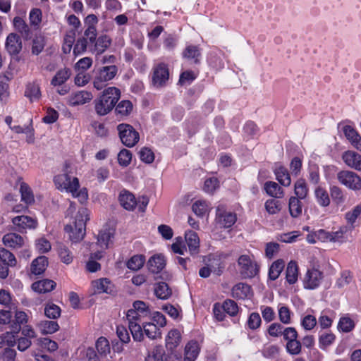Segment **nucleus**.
<instances>
[{
    "mask_svg": "<svg viewBox=\"0 0 361 361\" xmlns=\"http://www.w3.org/2000/svg\"><path fill=\"white\" fill-rule=\"evenodd\" d=\"M158 255H152L147 263V267L149 272L153 275V278L156 280L158 278V265H157Z\"/></svg>",
    "mask_w": 361,
    "mask_h": 361,
    "instance_id": "61",
    "label": "nucleus"
},
{
    "mask_svg": "<svg viewBox=\"0 0 361 361\" xmlns=\"http://www.w3.org/2000/svg\"><path fill=\"white\" fill-rule=\"evenodd\" d=\"M236 214L231 212L226 211L224 205H219L216 208V221L221 226L231 228L236 221Z\"/></svg>",
    "mask_w": 361,
    "mask_h": 361,
    "instance_id": "10",
    "label": "nucleus"
},
{
    "mask_svg": "<svg viewBox=\"0 0 361 361\" xmlns=\"http://www.w3.org/2000/svg\"><path fill=\"white\" fill-rule=\"evenodd\" d=\"M296 197H290L288 202V209L290 214L293 218H297L302 214V206L300 200Z\"/></svg>",
    "mask_w": 361,
    "mask_h": 361,
    "instance_id": "35",
    "label": "nucleus"
},
{
    "mask_svg": "<svg viewBox=\"0 0 361 361\" xmlns=\"http://www.w3.org/2000/svg\"><path fill=\"white\" fill-rule=\"evenodd\" d=\"M118 200L121 205L128 211H133L137 204L134 195L125 189L120 192Z\"/></svg>",
    "mask_w": 361,
    "mask_h": 361,
    "instance_id": "16",
    "label": "nucleus"
},
{
    "mask_svg": "<svg viewBox=\"0 0 361 361\" xmlns=\"http://www.w3.org/2000/svg\"><path fill=\"white\" fill-rule=\"evenodd\" d=\"M295 194L300 200L305 199L308 194L307 185L304 179H298L295 183Z\"/></svg>",
    "mask_w": 361,
    "mask_h": 361,
    "instance_id": "40",
    "label": "nucleus"
},
{
    "mask_svg": "<svg viewBox=\"0 0 361 361\" xmlns=\"http://www.w3.org/2000/svg\"><path fill=\"white\" fill-rule=\"evenodd\" d=\"M133 109V104L128 100H123L118 104L116 111L121 116L128 115Z\"/></svg>",
    "mask_w": 361,
    "mask_h": 361,
    "instance_id": "55",
    "label": "nucleus"
},
{
    "mask_svg": "<svg viewBox=\"0 0 361 361\" xmlns=\"http://www.w3.org/2000/svg\"><path fill=\"white\" fill-rule=\"evenodd\" d=\"M316 317L313 315L308 314L305 316L301 320V326L307 331L313 329L317 325Z\"/></svg>",
    "mask_w": 361,
    "mask_h": 361,
    "instance_id": "64",
    "label": "nucleus"
},
{
    "mask_svg": "<svg viewBox=\"0 0 361 361\" xmlns=\"http://www.w3.org/2000/svg\"><path fill=\"white\" fill-rule=\"evenodd\" d=\"M44 314L49 319H57L61 315V308L54 303L47 304L44 307Z\"/></svg>",
    "mask_w": 361,
    "mask_h": 361,
    "instance_id": "49",
    "label": "nucleus"
},
{
    "mask_svg": "<svg viewBox=\"0 0 361 361\" xmlns=\"http://www.w3.org/2000/svg\"><path fill=\"white\" fill-rule=\"evenodd\" d=\"M132 159V153L126 149H123L118 154V161L120 165L127 166Z\"/></svg>",
    "mask_w": 361,
    "mask_h": 361,
    "instance_id": "62",
    "label": "nucleus"
},
{
    "mask_svg": "<svg viewBox=\"0 0 361 361\" xmlns=\"http://www.w3.org/2000/svg\"><path fill=\"white\" fill-rule=\"evenodd\" d=\"M121 142L128 147H134L140 140L139 133L130 125L121 123L117 126Z\"/></svg>",
    "mask_w": 361,
    "mask_h": 361,
    "instance_id": "7",
    "label": "nucleus"
},
{
    "mask_svg": "<svg viewBox=\"0 0 361 361\" xmlns=\"http://www.w3.org/2000/svg\"><path fill=\"white\" fill-rule=\"evenodd\" d=\"M298 276V267L295 261H290L287 266L286 271V281L290 284H294Z\"/></svg>",
    "mask_w": 361,
    "mask_h": 361,
    "instance_id": "34",
    "label": "nucleus"
},
{
    "mask_svg": "<svg viewBox=\"0 0 361 361\" xmlns=\"http://www.w3.org/2000/svg\"><path fill=\"white\" fill-rule=\"evenodd\" d=\"M343 161L350 168L361 171V155L354 151H347L343 154Z\"/></svg>",
    "mask_w": 361,
    "mask_h": 361,
    "instance_id": "21",
    "label": "nucleus"
},
{
    "mask_svg": "<svg viewBox=\"0 0 361 361\" xmlns=\"http://www.w3.org/2000/svg\"><path fill=\"white\" fill-rule=\"evenodd\" d=\"M6 48L11 55L18 54L22 49L20 37L16 33L9 34L6 38Z\"/></svg>",
    "mask_w": 361,
    "mask_h": 361,
    "instance_id": "18",
    "label": "nucleus"
},
{
    "mask_svg": "<svg viewBox=\"0 0 361 361\" xmlns=\"http://www.w3.org/2000/svg\"><path fill=\"white\" fill-rule=\"evenodd\" d=\"M3 243L7 247L18 249L25 244V240L17 233H9L4 235Z\"/></svg>",
    "mask_w": 361,
    "mask_h": 361,
    "instance_id": "19",
    "label": "nucleus"
},
{
    "mask_svg": "<svg viewBox=\"0 0 361 361\" xmlns=\"http://www.w3.org/2000/svg\"><path fill=\"white\" fill-rule=\"evenodd\" d=\"M345 137L357 149L361 151V137L354 128L346 125L343 128Z\"/></svg>",
    "mask_w": 361,
    "mask_h": 361,
    "instance_id": "23",
    "label": "nucleus"
},
{
    "mask_svg": "<svg viewBox=\"0 0 361 361\" xmlns=\"http://www.w3.org/2000/svg\"><path fill=\"white\" fill-rule=\"evenodd\" d=\"M286 348L289 354L293 355H298L301 353L302 344L298 339L289 341L286 343Z\"/></svg>",
    "mask_w": 361,
    "mask_h": 361,
    "instance_id": "54",
    "label": "nucleus"
},
{
    "mask_svg": "<svg viewBox=\"0 0 361 361\" xmlns=\"http://www.w3.org/2000/svg\"><path fill=\"white\" fill-rule=\"evenodd\" d=\"M58 252L59 257L63 263L69 264L73 262V255L66 245H60L58 248Z\"/></svg>",
    "mask_w": 361,
    "mask_h": 361,
    "instance_id": "48",
    "label": "nucleus"
},
{
    "mask_svg": "<svg viewBox=\"0 0 361 361\" xmlns=\"http://www.w3.org/2000/svg\"><path fill=\"white\" fill-rule=\"evenodd\" d=\"M177 38L172 34L164 33L163 36V47L170 51L176 46Z\"/></svg>",
    "mask_w": 361,
    "mask_h": 361,
    "instance_id": "58",
    "label": "nucleus"
},
{
    "mask_svg": "<svg viewBox=\"0 0 361 361\" xmlns=\"http://www.w3.org/2000/svg\"><path fill=\"white\" fill-rule=\"evenodd\" d=\"M111 39L107 35H102L97 38L90 47V51L96 56L102 54L111 45Z\"/></svg>",
    "mask_w": 361,
    "mask_h": 361,
    "instance_id": "14",
    "label": "nucleus"
},
{
    "mask_svg": "<svg viewBox=\"0 0 361 361\" xmlns=\"http://www.w3.org/2000/svg\"><path fill=\"white\" fill-rule=\"evenodd\" d=\"M90 45L91 44L88 42L85 37L78 38L73 47L74 55L77 56L83 54L87 50V48L91 47Z\"/></svg>",
    "mask_w": 361,
    "mask_h": 361,
    "instance_id": "44",
    "label": "nucleus"
},
{
    "mask_svg": "<svg viewBox=\"0 0 361 361\" xmlns=\"http://www.w3.org/2000/svg\"><path fill=\"white\" fill-rule=\"evenodd\" d=\"M323 273L319 269L312 268L308 269L304 279V287L307 289H315L323 279Z\"/></svg>",
    "mask_w": 361,
    "mask_h": 361,
    "instance_id": "11",
    "label": "nucleus"
},
{
    "mask_svg": "<svg viewBox=\"0 0 361 361\" xmlns=\"http://www.w3.org/2000/svg\"><path fill=\"white\" fill-rule=\"evenodd\" d=\"M93 61L90 57H83L80 59L74 66L76 71L85 72L92 65Z\"/></svg>",
    "mask_w": 361,
    "mask_h": 361,
    "instance_id": "57",
    "label": "nucleus"
},
{
    "mask_svg": "<svg viewBox=\"0 0 361 361\" xmlns=\"http://www.w3.org/2000/svg\"><path fill=\"white\" fill-rule=\"evenodd\" d=\"M140 159L147 163L150 164L154 159V154L151 149L148 147H142L139 152Z\"/></svg>",
    "mask_w": 361,
    "mask_h": 361,
    "instance_id": "63",
    "label": "nucleus"
},
{
    "mask_svg": "<svg viewBox=\"0 0 361 361\" xmlns=\"http://www.w3.org/2000/svg\"><path fill=\"white\" fill-rule=\"evenodd\" d=\"M274 174L276 176V180L285 187H288L291 183V179L290 174L286 169L283 166H279L274 169Z\"/></svg>",
    "mask_w": 361,
    "mask_h": 361,
    "instance_id": "30",
    "label": "nucleus"
},
{
    "mask_svg": "<svg viewBox=\"0 0 361 361\" xmlns=\"http://www.w3.org/2000/svg\"><path fill=\"white\" fill-rule=\"evenodd\" d=\"M90 211L85 207L79 209L75 217L67 224L64 230L68 234V238L73 243L82 240L85 234L86 222L90 219Z\"/></svg>",
    "mask_w": 361,
    "mask_h": 361,
    "instance_id": "3",
    "label": "nucleus"
},
{
    "mask_svg": "<svg viewBox=\"0 0 361 361\" xmlns=\"http://www.w3.org/2000/svg\"><path fill=\"white\" fill-rule=\"evenodd\" d=\"M330 194L333 201L337 204H343L345 201V196L343 190L338 186L334 185L330 188Z\"/></svg>",
    "mask_w": 361,
    "mask_h": 361,
    "instance_id": "53",
    "label": "nucleus"
},
{
    "mask_svg": "<svg viewBox=\"0 0 361 361\" xmlns=\"http://www.w3.org/2000/svg\"><path fill=\"white\" fill-rule=\"evenodd\" d=\"M224 311L230 316H235L238 312V307L236 302L232 300H226L223 304Z\"/></svg>",
    "mask_w": 361,
    "mask_h": 361,
    "instance_id": "59",
    "label": "nucleus"
},
{
    "mask_svg": "<svg viewBox=\"0 0 361 361\" xmlns=\"http://www.w3.org/2000/svg\"><path fill=\"white\" fill-rule=\"evenodd\" d=\"M118 68L116 65L111 64L98 68L93 77L92 85L97 90L105 88L118 74Z\"/></svg>",
    "mask_w": 361,
    "mask_h": 361,
    "instance_id": "5",
    "label": "nucleus"
},
{
    "mask_svg": "<svg viewBox=\"0 0 361 361\" xmlns=\"http://www.w3.org/2000/svg\"><path fill=\"white\" fill-rule=\"evenodd\" d=\"M40 84L37 81L27 83L26 85L25 96L31 102L38 101L41 97Z\"/></svg>",
    "mask_w": 361,
    "mask_h": 361,
    "instance_id": "26",
    "label": "nucleus"
},
{
    "mask_svg": "<svg viewBox=\"0 0 361 361\" xmlns=\"http://www.w3.org/2000/svg\"><path fill=\"white\" fill-rule=\"evenodd\" d=\"M185 240L190 255H197L200 252V238L197 233L192 231H186Z\"/></svg>",
    "mask_w": 361,
    "mask_h": 361,
    "instance_id": "17",
    "label": "nucleus"
},
{
    "mask_svg": "<svg viewBox=\"0 0 361 361\" xmlns=\"http://www.w3.org/2000/svg\"><path fill=\"white\" fill-rule=\"evenodd\" d=\"M180 334L178 330H171L166 337V348L167 351L175 350L180 342Z\"/></svg>",
    "mask_w": 361,
    "mask_h": 361,
    "instance_id": "29",
    "label": "nucleus"
},
{
    "mask_svg": "<svg viewBox=\"0 0 361 361\" xmlns=\"http://www.w3.org/2000/svg\"><path fill=\"white\" fill-rule=\"evenodd\" d=\"M346 228H341L339 231L336 232H326L324 230H319V234L326 235V240L333 242H340L343 240V234L345 233Z\"/></svg>",
    "mask_w": 361,
    "mask_h": 361,
    "instance_id": "50",
    "label": "nucleus"
},
{
    "mask_svg": "<svg viewBox=\"0 0 361 361\" xmlns=\"http://www.w3.org/2000/svg\"><path fill=\"white\" fill-rule=\"evenodd\" d=\"M94 293L113 294L115 292L114 285L106 278H102L92 282Z\"/></svg>",
    "mask_w": 361,
    "mask_h": 361,
    "instance_id": "13",
    "label": "nucleus"
},
{
    "mask_svg": "<svg viewBox=\"0 0 361 361\" xmlns=\"http://www.w3.org/2000/svg\"><path fill=\"white\" fill-rule=\"evenodd\" d=\"M71 75V70L69 68H61L51 79V85L54 87L61 86L70 78Z\"/></svg>",
    "mask_w": 361,
    "mask_h": 361,
    "instance_id": "25",
    "label": "nucleus"
},
{
    "mask_svg": "<svg viewBox=\"0 0 361 361\" xmlns=\"http://www.w3.org/2000/svg\"><path fill=\"white\" fill-rule=\"evenodd\" d=\"M264 188L267 194L274 197V199L283 198L284 196L283 190L276 182L267 181L264 183Z\"/></svg>",
    "mask_w": 361,
    "mask_h": 361,
    "instance_id": "27",
    "label": "nucleus"
},
{
    "mask_svg": "<svg viewBox=\"0 0 361 361\" xmlns=\"http://www.w3.org/2000/svg\"><path fill=\"white\" fill-rule=\"evenodd\" d=\"M238 265L241 276L245 279H252L259 273V267L252 256L240 255L238 259Z\"/></svg>",
    "mask_w": 361,
    "mask_h": 361,
    "instance_id": "6",
    "label": "nucleus"
},
{
    "mask_svg": "<svg viewBox=\"0 0 361 361\" xmlns=\"http://www.w3.org/2000/svg\"><path fill=\"white\" fill-rule=\"evenodd\" d=\"M203 262L205 266L202 267L199 271L200 277L208 278L212 272L218 276L222 274L224 267L220 262V259L216 258L214 255L204 257Z\"/></svg>",
    "mask_w": 361,
    "mask_h": 361,
    "instance_id": "8",
    "label": "nucleus"
},
{
    "mask_svg": "<svg viewBox=\"0 0 361 361\" xmlns=\"http://www.w3.org/2000/svg\"><path fill=\"white\" fill-rule=\"evenodd\" d=\"M48 265V259L45 256H40L34 259L31 264V272L35 275L44 273Z\"/></svg>",
    "mask_w": 361,
    "mask_h": 361,
    "instance_id": "31",
    "label": "nucleus"
},
{
    "mask_svg": "<svg viewBox=\"0 0 361 361\" xmlns=\"http://www.w3.org/2000/svg\"><path fill=\"white\" fill-rule=\"evenodd\" d=\"M121 97V91L116 87L105 88L100 97L94 101V109L99 116L108 114Z\"/></svg>",
    "mask_w": 361,
    "mask_h": 361,
    "instance_id": "4",
    "label": "nucleus"
},
{
    "mask_svg": "<svg viewBox=\"0 0 361 361\" xmlns=\"http://www.w3.org/2000/svg\"><path fill=\"white\" fill-rule=\"evenodd\" d=\"M192 209L198 216H203L208 210V205L206 201L197 200L192 204Z\"/></svg>",
    "mask_w": 361,
    "mask_h": 361,
    "instance_id": "56",
    "label": "nucleus"
},
{
    "mask_svg": "<svg viewBox=\"0 0 361 361\" xmlns=\"http://www.w3.org/2000/svg\"><path fill=\"white\" fill-rule=\"evenodd\" d=\"M145 263V258L142 255H134L127 262V267L133 271L140 269Z\"/></svg>",
    "mask_w": 361,
    "mask_h": 361,
    "instance_id": "52",
    "label": "nucleus"
},
{
    "mask_svg": "<svg viewBox=\"0 0 361 361\" xmlns=\"http://www.w3.org/2000/svg\"><path fill=\"white\" fill-rule=\"evenodd\" d=\"M199 346L196 341H190L185 348L184 361H195L199 354Z\"/></svg>",
    "mask_w": 361,
    "mask_h": 361,
    "instance_id": "32",
    "label": "nucleus"
},
{
    "mask_svg": "<svg viewBox=\"0 0 361 361\" xmlns=\"http://www.w3.org/2000/svg\"><path fill=\"white\" fill-rule=\"evenodd\" d=\"M314 196L316 201L321 207H326L330 204V198L327 191L321 188L317 187L314 190Z\"/></svg>",
    "mask_w": 361,
    "mask_h": 361,
    "instance_id": "36",
    "label": "nucleus"
},
{
    "mask_svg": "<svg viewBox=\"0 0 361 361\" xmlns=\"http://www.w3.org/2000/svg\"><path fill=\"white\" fill-rule=\"evenodd\" d=\"M183 56L188 60H193L195 63H198L200 51L197 46L189 45L183 52Z\"/></svg>",
    "mask_w": 361,
    "mask_h": 361,
    "instance_id": "39",
    "label": "nucleus"
},
{
    "mask_svg": "<svg viewBox=\"0 0 361 361\" xmlns=\"http://www.w3.org/2000/svg\"><path fill=\"white\" fill-rule=\"evenodd\" d=\"M90 79L89 73L79 71L74 78V83L78 87H84L89 83Z\"/></svg>",
    "mask_w": 361,
    "mask_h": 361,
    "instance_id": "60",
    "label": "nucleus"
},
{
    "mask_svg": "<svg viewBox=\"0 0 361 361\" xmlns=\"http://www.w3.org/2000/svg\"><path fill=\"white\" fill-rule=\"evenodd\" d=\"M71 173L70 165L66 163L63 173L54 176V184L58 190L71 193L73 197H78L79 201L82 203L87 199V192L85 188L78 190L80 188L79 180L76 177H72Z\"/></svg>",
    "mask_w": 361,
    "mask_h": 361,
    "instance_id": "1",
    "label": "nucleus"
},
{
    "mask_svg": "<svg viewBox=\"0 0 361 361\" xmlns=\"http://www.w3.org/2000/svg\"><path fill=\"white\" fill-rule=\"evenodd\" d=\"M56 287V283L50 279H44L35 282L32 285V289L39 293H45L51 291Z\"/></svg>",
    "mask_w": 361,
    "mask_h": 361,
    "instance_id": "28",
    "label": "nucleus"
},
{
    "mask_svg": "<svg viewBox=\"0 0 361 361\" xmlns=\"http://www.w3.org/2000/svg\"><path fill=\"white\" fill-rule=\"evenodd\" d=\"M252 295L251 286L247 283H239L232 288V296L238 300H245Z\"/></svg>",
    "mask_w": 361,
    "mask_h": 361,
    "instance_id": "20",
    "label": "nucleus"
},
{
    "mask_svg": "<svg viewBox=\"0 0 361 361\" xmlns=\"http://www.w3.org/2000/svg\"><path fill=\"white\" fill-rule=\"evenodd\" d=\"M12 223L15 230L21 233L27 229L35 228L37 224L36 219L25 215L13 217Z\"/></svg>",
    "mask_w": 361,
    "mask_h": 361,
    "instance_id": "12",
    "label": "nucleus"
},
{
    "mask_svg": "<svg viewBox=\"0 0 361 361\" xmlns=\"http://www.w3.org/2000/svg\"><path fill=\"white\" fill-rule=\"evenodd\" d=\"M39 329L42 334H51L57 331L59 329V325L56 321H41L38 324Z\"/></svg>",
    "mask_w": 361,
    "mask_h": 361,
    "instance_id": "33",
    "label": "nucleus"
},
{
    "mask_svg": "<svg viewBox=\"0 0 361 361\" xmlns=\"http://www.w3.org/2000/svg\"><path fill=\"white\" fill-rule=\"evenodd\" d=\"M133 307L127 312L126 318L133 338L140 341L142 338V326L140 324V317L147 316L149 310L147 305L141 300L135 301Z\"/></svg>",
    "mask_w": 361,
    "mask_h": 361,
    "instance_id": "2",
    "label": "nucleus"
},
{
    "mask_svg": "<svg viewBox=\"0 0 361 361\" xmlns=\"http://www.w3.org/2000/svg\"><path fill=\"white\" fill-rule=\"evenodd\" d=\"M339 183L353 190L361 189V178L355 172L343 170L337 173Z\"/></svg>",
    "mask_w": 361,
    "mask_h": 361,
    "instance_id": "9",
    "label": "nucleus"
},
{
    "mask_svg": "<svg viewBox=\"0 0 361 361\" xmlns=\"http://www.w3.org/2000/svg\"><path fill=\"white\" fill-rule=\"evenodd\" d=\"M93 95L90 92L82 90L72 93L68 98V102L71 106H78L90 102Z\"/></svg>",
    "mask_w": 361,
    "mask_h": 361,
    "instance_id": "15",
    "label": "nucleus"
},
{
    "mask_svg": "<svg viewBox=\"0 0 361 361\" xmlns=\"http://www.w3.org/2000/svg\"><path fill=\"white\" fill-rule=\"evenodd\" d=\"M354 321L348 317H342L340 318L338 324V329L344 333H348L355 328Z\"/></svg>",
    "mask_w": 361,
    "mask_h": 361,
    "instance_id": "43",
    "label": "nucleus"
},
{
    "mask_svg": "<svg viewBox=\"0 0 361 361\" xmlns=\"http://www.w3.org/2000/svg\"><path fill=\"white\" fill-rule=\"evenodd\" d=\"M42 13L39 8H32L29 13L30 24L35 29H38L42 22Z\"/></svg>",
    "mask_w": 361,
    "mask_h": 361,
    "instance_id": "42",
    "label": "nucleus"
},
{
    "mask_svg": "<svg viewBox=\"0 0 361 361\" xmlns=\"http://www.w3.org/2000/svg\"><path fill=\"white\" fill-rule=\"evenodd\" d=\"M336 336L331 332H326L319 337V345L321 349H326L335 341Z\"/></svg>",
    "mask_w": 361,
    "mask_h": 361,
    "instance_id": "47",
    "label": "nucleus"
},
{
    "mask_svg": "<svg viewBox=\"0 0 361 361\" xmlns=\"http://www.w3.org/2000/svg\"><path fill=\"white\" fill-rule=\"evenodd\" d=\"M20 192L21 200L26 204H31L34 202V196L30 188L25 183H20Z\"/></svg>",
    "mask_w": 361,
    "mask_h": 361,
    "instance_id": "46",
    "label": "nucleus"
},
{
    "mask_svg": "<svg viewBox=\"0 0 361 361\" xmlns=\"http://www.w3.org/2000/svg\"><path fill=\"white\" fill-rule=\"evenodd\" d=\"M15 30L25 39L31 38L32 32L25 20L20 16H16L13 20Z\"/></svg>",
    "mask_w": 361,
    "mask_h": 361,
    "instance_id": "22",
    "label": "nucleus"
},
{
    "mask_svg": "<svg viewBox=\"0 0 361 361\" xmlns=\"http://www.w3.org/2000/svg\"><path fill=\"white\" fill-rule=\"evenodd\" d=\"M0 262L11 267H15L17 263L14 255L4 247H0Z\"/></svg>",
    "mask_w": 361,
    "mask_h": 361,
    "instance_id": "38",
    "label": "nucleus"
},
{
    "mask_svg": "<svg viewBox=\"0 0 361 361\" xmlns=\"http://www.w3.org/2000/svg\"><path fill=\"white\" fill-rule=\"evenodd\" d=\"M96 348L101 356H106L110 353L109 341L103 336L99 337L96 341Z\"/></svg>",
    "mask_w": 361,
    "mask_h": 361,
    "instance_id": "45",
    "label": "nucleus"
},
{
    "mask_svg": "<svg viewBox=\"0 0 361 361\" xmlns=\"http://www.w3.org/2000/svg\"><path fill=\"white\" fill-rule=\"evenodd\" d=\"M285 267V262L282 259H278L272 263L269 270V278L274 281L279 278Z\"/></svg>",
    "mask_w": 361,
    "mask_h": 361,
    "instance_id": "37",
    "label": "nucleus"
},
{
    "mask_svg": "<svg viewBox=\"0 0 361 361\" xmlns=\"http://www.w3.org/2000/svg\"><path fill=\"white\" fill-rule=\"evenodd\" d=\"M264 208L269 214L274 215L281 210V203L274 198L268 199L264 203Z\"/></svg>",
    "mask_w": 361,
    "mask_h": 361,
    "instance_id": "41",
    "label": "nucleus"
},
{
    "mask_svg": "<svg viewBox=\"0 0 361 361\" xmlns=\"http://www.w3.org/2000/svg\"><path fill=\"white\" fill-rule=\"evenodd\" d=\"M143 329L145 335L150 339H156L157 336L158 327L154 322H145L142 324V329Z\"/></svg>",
    "mask_w": 361,
    "mask_h": 361,
    "instance_id": "51",
    "label": "nucleus"
},
{
    "mask_svg": "<svg viewBox=\"0 0 361 361\" xmlns=\"http://www.w3.org/2000/svg\"><path fill=\"white\" fill-rule=\"evenodd\" d=\"M115 233L114 229L111 228H103L98 234L97 243L103 249H106L109 243L114 238Z\"/></svg>",
    "mask_w": 361,
    "mask_h": 361,
    "instance_id": "24",
    "label": "nucleus"
}]
</instances>
